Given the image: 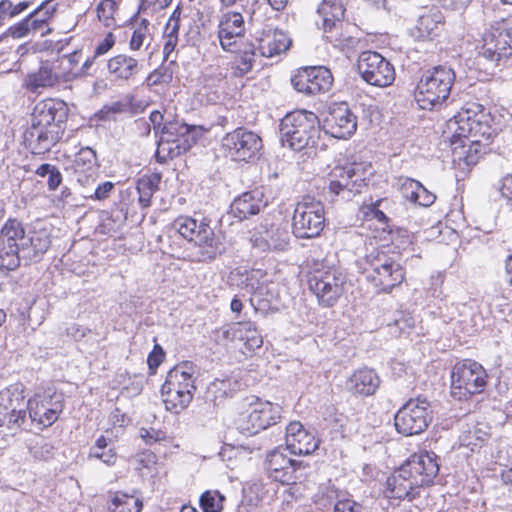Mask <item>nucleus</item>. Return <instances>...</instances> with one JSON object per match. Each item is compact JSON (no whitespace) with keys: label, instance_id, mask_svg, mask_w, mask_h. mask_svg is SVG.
<instances>
[{"label":"nucleus","instance_id":"nucleus-1","mask_svg":"<svg viewBox=\"0 0 512 512\" xmlns=\"http://www.w3.org/2000/svg\"><path fill=\"white\" fill-rule=\"evenodd\" d=\"M492 121V116L482 105L467 103L448 121V128L453 137L461 141L463 149L469 147V153L474 149L478 154L496 134Z\"/></svg>","mask_w":512,"mask_h":512},{"label":"nucleus","instance_id":"nucleus-2","mask_svg":"<svg viewBox=\"0 0 512 512\" xmlns=\"http://www.w3.org/2000/svg\"><path fill=\"white\" fill-rule=\"evenodd\" d=\"M172 228L193 243L190 254L192 261L210 262L225 250L206 218L198 220L190 216H179L173 221Z\"/></svg>","mask_w":512,"mask_h":512},{"label":"nucleus","instance_id":"nucleus-3","mask_svg":"<svg viewBox=\"0 0 512 512\" xmlns=\"http://www.w3.org/2000/svg\"><path fill=\"white\" fill-rule=\"evenodd\" d=\"M195 371L196 366L186 361L177 364L168 372L161 387L163 402L168 411L179 413L190 404L196 390Z\"/></svg>","mask_w":512,"mask_h":512},{"label":"nucleus","instance_id":"nucleus-4","mask_svg":"<svg viewBox=\"0 0 512 512\" xmlns=\"http://www.w3.org/2000/svg\"><path fill=\"white\" fill-rule=\"evenodd\" d=\"M319 137V119L313 112L296 110L288 113L280 123V139L283 146L300 151L314 146Z\"/></svg>","mask_w":512,"mask_h":512},{"label":"nucleus","instance_id":"nucleus-5","mask_svg":"<svg viewBox=\"0 0 512 512\" xmlns=\"http://www.w3.org/2000/svg\"><path fill=\"white\" fill-rule=\"evenodd\" d=\"M360 279L380 291H389L404 280L401 265L383 252L371 253L359 265Z\"/></svg>","mask_w":512,"mask_h":512},{"label":"nucleus","instance_id":"nucleus-6","mask_svg":"<svg viewBox=\"0 0 512 512\" xmlns=\"http://www.w3.org/2000/svg\"><path fill=\"white\" fill-rule=\"evenodd\" d=\"M455 73L445 66L427 71L417 84L416 101L422 109L431 110L442 104L449 96Z\"/></svg>","mask_w":512,"mask_h":512},{"label":"nucleus","instance_id":"nucleus-7","mask_svg":"<svg viewBox=\"0 0 512 512\" xmlns=\"http://www.w3.org/2000/svg\"><path fill=\"white\" fill-rule=\"evenodd\" d=\"M351 0H324L317 13L322 17V29L331 33L329 38L334 46L339 47L349 57L351 24L345 20L346 6Z\"/></svg>","mask_w":512,"mask_h":512},{"label":"nucleus","instance_id":"nucleus-8","mask_svg":"<svg viewBox=\"0 0 512 512\" xmlns=\"http://www.w3.org/2000/svg\"><path fill=\"white\" fill-rule=\"evenodd\" d=\"M487 373L483 366L473 360H464L454 365L451 372V395L464 400L484 391Z\"/></svg>","mask_w":512,"mask_h":512},{"label":"nucleus","instance_id":"nucleus-9","mask_svg":"<svg viewBox=\"0 0 512 512\" xmlns=\"http://www.w3.org/2000/svg\"><path fill=\"white\" fill-rule=\"evenodd\" d=\"M32 425L44 429L54 424L64 409V395L52 388L37 392L27 401Z\"/></svg>","mask_w":512,"mask_h":512},{"label":"nucleus","instance_id":"nucleus-10","mask_svg":"<svg viewBox=\"0 0 512 512\" xmlns=\"http://www.w3.org/2000/svg\"><path fill=\"white\" fill-rule=\"evenodd\" d=\"M479 54L485 59L498 63L512 55V20L501 19L492 23L482 35Z\"/></svg>","mask_w":512,"mask_h":512},{"label":"nucleus","instance_id":"nucleus-11","mask_svg":"<svg viewBox=\"0 0 512 512\" xmlns=\"http://www.w3.org/2000/svg\"><path fill=\"white\" fill-rule=\"evenodd\" d=\"M432 421L430 403L425 398L408 400L394 417L395 428L404 436L423 433Z\"/></svg>","mask_w":512,"mask_h":512},{"label":"nucleus","instance_id":"nucleus-12","mask_svg":"<svg viewBox=\"0 0 512 512\" xmlns=\"http://www.w3.org/2000/svg\"><path fill=\"white\" fill-rule=\"evenodd\" d=\"M247 401L246 413H242L237 420L238 427L242 431L256 434L280 421L282 412L280 405L258 397H252Z\"/></svg>","mask_w":512,"mask_h":512},{"label":"nucleus","instance_id":"nucleus-13","mask_svg":"<svg viewBox=\"0 0 512 512\" xmlns=\"http://www.w3.org/2000/svg\"><path fill=\"white\" fill-rule=\"evenodd\" d=\"M324 224V208L320 202L310 197H304L296 204L292 229L297 238L317 237L323 230Z\"/></svg>","mask_w":512,"mask_h":512},{"label":"nucleus","instance_id":"nucleus-14","mask_svg":"<svg viewBox=\"0 0 512 512\" xmlns=\"http://www.w3.org/2000/svg\"><path fill=\"white\" fill-rule=\"evenodd\" d=\"M357 71L364 82L376 87H388L395 80L394 66L376 51H364L357 59Z\"/></svg>","mask_w":512,"mask_h":512},{"label":"nucleus","instance_id":"nucleus-15","mask_svg":"<svg viewBox=\"0 0 512 512\" xmlns=\"http://www.w3.org/2000/svg\"><path fill=\"white\" fill-rule=\"evenodd\" d=\"M24 385L15 383L0 392V427L20 429L26 421Z\"/></svg>","mask_w":512,"mask_h":512},{"label":"nucleus","instance_id":"nucleus-16","mask_svg":"<svg viewBox=\"0 0 512 512\" xmlns=\"http://www.w3.org/2000/svg\"><path fill=\"white\" fill-rule=\"evenodd\" d=\"M286 450L282 446L274 448L266 454L264 461L269 477L282 484L295 483L299 479L298 471L307 467L302 461L290 458Z\"/></svg>","mask_w":512,"mask_h":512},{"label":"nucleus","instance_id":"nucleus-17","mask_svg":"<svg viewBox=\"0 0 512 512\" xmlns=\"http://www.w3.org/2000/svg\"><path fill=\"white\" fill-rule=\"evenodd\" d=\"M222 146L235 160L248 161L262 147V139L253 131L237 128L222 138Z\"/></svg>","mask_w":512,"mask_h":512},{"label":"nucleus","instance_id":"nucleus-18","mask_svg":"<svg viewBox=\"0 0 512 512\" xmlns=\"http://www.w3.org/2000/svg\"><path fill=\"white\" fill-rule=\"evenodd\" d=\"M291 83L295 90L306 95H316L329 91L333 84V76L323 66L305 67L292 77Z\"/></svg>","mask_w":512,"mask_h":512},{"label":"nucleus","instance_id":"nucleus-19","mask_svg":"<svg viewBox=\"0 0 512 512\" xmlns=\"http://www.w3.org/2000/svg\"><path fill=\"white\" fill-rule=\"evenodd\" d=\"M217 37L221 48L226 52L235 53L238 43L246 33V23L241 12L227 10L222 12L217 26Z\"/></svg>","mask_w":512,"mask_h":512},{"label":"nucleus","instance_id":"nucleus-20","mask_svg":"<svg viewBox=\"0 0 512 512\" xmlns=\"http://www.w3.org/2000/svg\"><path fill=\"white\" fill-rule=\"evenodd\" d=\"M403 471L411 475L414 485L428 486L439 473L438 456L428 451L415 453L403 464Z\"/></svg>","mask_w":512,"mask_h":512},{"label":"nucleus","instance_id":"nucleus-21","mask_svg":"<svg viewBox=\"0 0 512 512\" xmlns=\"http://www.w3.org/2000/svg\"><path fill=\"white\" fill-rule=\"evenodd\" d=\"M290 238V233L285 226L272 223L256 227L250 240L253 247L261 252H267L287 250Z\"/></svg>","mask_w":512,"mask_h":512},{"label":"nucleus","instance_id":"nucleus-22","mask_svg":"<svg viewBox=\"0 0 512 512\" xmlns=\"http://www.w3.org/2000/svg\"><path fill=\"white\" fill-rule=\"evenodd\" d=\"M309 288L324 306H332L342 293V280L334 272L316 271L310 275Z\"/></svg>","mask_w":512,"mask_h":512},{"label":"nucleus","instance_id":"nucleus-23","mask_svg":"<svg viewBox=\"0 0 512 512\" xmlns=\"http://www.w3.org/2000/svg\"><path fill=\"white\" fill-rule=\"evenodd\" d=\"M67 115L68 109L63 101L46 99L35 105L31 114V124L60 129Z\"/></svg>","mask_w":512,"mask_h":512},{"label":"nucleus","instance_id":"nucleus-24","mask_svg":"<svg viewBox=\"0 0 512 512\" xmlns=\"http://www.w3.org/2000/svg\"><path fill=\"white\" fill-rule=\"evenodd\" d=\"M286 449L294 455H310L318 448V440L307 431L298 421H293L286 427Z\"/></svg>","mask_w":512,"mask_h":512},{"label":"nucleus","instance_id":"nucleus-25","mask_svg":"<svg viewBox=\"0 0 512 512\" xmlns=\"http://www.w3.org/2000/svg\"><path fill=\"white\" fill-rule=\"evenodd\" d=\"M51 245V232L47 227L30 230L22 238L20 251L25 261H39Z\"/></svg>","mask_w":512,"mask_h":512},{"label":"nucleus","instance_id":"nucleus-26","mask_svg":"<svg viewBox=\"0 0 512 512\" xmlns=\"http://www.w3.org/2000/svg\"><path fill=\"white\" fill-rule=\"evenodd\" d=\"M25 142L31 148L33 154H44L58 142L60 138L59 128H50L31 124L26 130Z\"/></svg>","mask_w":512,"mask_h":512},{"label":"nucleus","instance_id":"nucleus-27","mask_svg":"<svg viewBox=\"0 0 512 512\" xmlns=\"http://www.w3.org/2000/svg\"><path fill=\"white\" fill-rule=\"evenodd\" d=\"M418 485H414L409 473H404L403 465L386 481V496L390 499L412 500L418 494Z\"/></svg>","mask_w":512,"mask_h":512},{"label":"nucleus","instance_id":"nucleus-28","mask_svg":"<svg viewBox=\"0 0 512 512\" xmlns=\"http://www.w3.org/2000/svg\"><path fill=\"white\" fill-rule=\"evenodd\" d=\"M352 163L335 166L328 174L327 194L334 200L335 197L349 200L352 191Z\"/></svg>","mask_w":512,"mask_h":512},{"label":"nucleus","instance_id":"nucleus-29","mask_svg":"<svg viewBox=\"0 0 512 512\" xmlns=\"http://www.w3.org/2000/svg\"><path fill=\"white\" fill-rule=\"evenodd\" d=\"M195 142V136H186L180 139H160L156 151L157 161L164 163L168 159L178 157L187 152Z\"/></svg>","mask_w":512,"mask_h":512},{"label":"nucleus","instance_id":"nucleus-30","mask_svg":"<svg viewBox=\"0 0 512 512\" xmlns=\"http://www.w3.org/2000/svg\"><path fill=\"white\" fill-rule=\"evenodd\" d=\"M259 193L256 191L245 192L236 198L230 206L232 214L239 220L247 219L252 215H256L264 207Z\"/></svg>","mask_w":512,"mask_h":512},{"label":"nucleus","instance_id":"nucleus-31","mask_svg":"<svg viewBox=\"0 0 512 512\" xmlns=\"http://www.w3.org/2000/svg\"><path fill=\"white\" fill-rule=\"evenodd\" d=\"M58 82V75L49 62L41 63L39 69L29 73L24 80L27 90L35 93L39 88L52 87Z\"/></svg>","mask_w":512,"mask_h":512},{"label":"nucleus","instance_id":"nucleus-32","mask_svg":"<svg viewBox=\"0 0 512 512\" xmlns=\"http://www.w3.org/2000/svg\"><path fill=\"white\" fill-rule=\"evenodd\" d=\"M108 71L118 79L128 80L139 70L138 61L126 54H119L107 62Z\"/></svg>","mask_w":512,"mask_h":512},{"label":"nucleus","instance_id":"nucleus-33","mask_svg":"<svg viewBox=\"0 0 512 512\" xmlns=\"http://www.w3.org/2000/svg\"><path fill=\"white\" fill-rule=\"evenodd\" d=\"M291 39L282 31H274L272 35L262 39L259 44V51L262 56L271 58L288 50Z\"/></svg>","mask_w":512,"mask_h":512},{"label":"nucleus","instance_id":"nucleus-34","mask_svg":"<svg viewBox=\"0 0 512 512\" xmlns=\"http://www.w3.org/2000/svg\"><path fill=\"white\" fill-rule=\"evenodd\" d=\"M380 385V378L371 368H362L354 373V394L373 395Z\"/></svg>","mask_w":512,"mask_h":512},{"label":"nucleus","instance_id":"nucleus-35","mask_svg":"<svg viewBox=\"0 0 512 512\" xmlns=\"http://www.w3.org/2000/svg\"><path fill=\"white\" fill-rule=\"evenodd\" d=\"M405 197L421 206L428 207L435 202L436 196L428 191L420 182L406 179L402 184Z\"/></svg>","mask_w":512,"mask_h":512},{"label":"nucleus","instance_id":"nucleus-36","mask_svg":"<svg viewBox=\"0 0 512 512\" xmlns=\"http://www.w3.org/2000/svg\"><path fill=\"white\" fill-rule=\"evenodd\" d=\"M443 16L440 10L436 7H433L422 15L419 16L417 22V30L419 32V36L423 38H429L433 35H436L442 25Z\"/></svg>","mask_w":512,"mask_h":512},{"label":"nucleus","instance_id":"nucleus-37","mask_svg":"<svg viewBox=\"0 0 512 512\" xmlns=\"http://www.w3.org/2000/svg\"><path fill=\"white\" fill-rule=\"evenodd\" d=\"M236 52H239V54L232 63V74L235 77H242L249 73L254 66L256 49L252 43H247L243 49L238 48Z\"/></svg>","mask_w":512,"mask_h":512},{"label":"nucleus","instance_id":"nucleus-38","mask_svg":"<svg viewBox=\"0 0 512 512\" xmlns=\"http://www.w3.org/2000/svg\"><path fill=\"white\" fill-rule=\"evenodd\" d=\"M235 334L236 339L243 341L249 350L259 348L263 343L261 334L251 321L237 322Z\"/></svg>","mask_w":512,"mask_h":512},{"label":"nucleus","instance_id":"nucleus-39","mask_svg":"<svg viewBox=\"0 0 512 512\" xmlns=\"http://www.w3.org/2000/svg\"><path fill=\"white\" fill-rule=\"evenodd\" d=\"M142 501L134 495L116 492L109 503L110 512H140Z\"/></svg>","mask_w":512,"mask_h":512},{"label":"nucleus","instance_id":"nucleus-40","mask_svg":"<svg viewBox=\"0 0 512 512\" xmlns=\"http://www.w3.org/2000/svg\"><path fill=\"white\" fill-rule=\"evenodd\" d=\"M22 259V252L20 251V244L15 245L3 243L0 248V266L8 270H14L20 265Z\"/></svg>","mask_w":512,"mask_h":512},{"label":"nucleus","instance_id":"nucleus-41","mask_svg":"<svg viewBox=\"0 0 512 512\" xmlns=\"http://www.w3.org/2000/svg\"><path fill=\"white\" fill-rule=\"evenodd\" d=\"M26 234L21 222L16 219L7 220L1 229L2 241L7 244L19 245Z\"/></svg>","mask_w":512,"mask_h":512},{"label":"nucleus","instance_id":"nucleus-42","mask_svg":"<svg viewBox=\"0 0 512 512\" xmlns=\"http://www.w3.org/2000/svg\"><path fill=\"white\" fill-rule=\"evenodd\" d=\"M150 44V22L147 19H141L136 25L129 42V48L132 51H138L142 46L148 47Z\"/></svg>","mask_w":512,"mask_h":512},{"label":"nucleus","instance_id":"nucleus-43","mask_svg":"<svg viewBox=\"0 0 512 512\" xmlns=\"http://www.w3.org/2000/svg\"><path fill=\"white\" fill-rule=\"evenodd\" d=\"M226 497L218 490H207L201 494L199 503L203 512H221Z\"/></svg>","mask_w":512,"mask_h":512},{"label":"nucleus","instance_id":"nucleus-44","mask_svg":"<svg viewBox=\"0 0 512 512\" xmlns=\"http://www.w3.org/2000/svg\"><path fill=\"white\" fill-rule=\"evenodd\" d=\"M118 5L114 0H101L96 6L98 20L106 27L116 26L115 13Z\"/></svg>","mask_w":512,"mask_h":512},{"label":"nucleus","instance_id":"nucleus-45","mask_svg":"<svg viewBox=\"0 0 512 512\" xmlns=\"http://www.w3.org/2000/svg\"><path fill=\"white\" fill-rule=\"evenodd\" d=\"M186 136H195L194 129L185 123L174 121L164 126L160 139H180Z\"/></svg>","mask_w":512,"mask_h":512},{"label":"nucleus","instance_id":"nucleus-46","mask_svg":"<svg viewBox=\"0 0 512 512\" xmlns=\"http://www.w3.org/2000/svg\"><path fill=\"white\" fill-rule=\"evenodd\" d=\"M332 119L335 120L339 131L333 132L332 135L337 138H348L351 135V131H342L344 127L350 122L348 104L343 103L332 112Z\"/></svg>","mask_w":512,"mask_h":512},{"label":"nucleus","instance_id":"nucleus-47","mask_svg":"<svg viewBox=\"0 0 512 512\" xmlns=\"http://www.w3.org/2000/svg\"><path fill=\"white\" fill-rule=\"evenodd\" d=\"M39 177H47V185L50 191H55L62 182V175L59 169L51 164L40 165L35 172Z\"/></svg>","mask_w":512,"mask_h":512},{"label":"nucleus","instance_id":"nucleus-48","mask_svg":"<svg viewBox=\"0 0 512 512\" xmlns=\"http://www.w3.org/2000/svg\"><path fill=\"white\" fill-rule=\"evenodd\" d=\"M28 449L30 454L37 460L47 461L53 457L54 447L43 438L31 441Z\"/></svg>","mask_w":512,"mask_h":512},{"label":"nucleus","instance_id":"nucleus-49","mask_svg":"<svg viewBox=\"0 0 512 512\" xmlns=\"http://www.w3.org/2000/svg\"><path fill=\"white\" fill-rule=\"evenodd\" d=\"M41 7H38L34 11H32L26 18L29 23V28L31 32H39L41 35H44L48 31V16L47 13L41 15Z\"/></svg>","mask_w":512,"mask_h":512},{"label":"nucleus","instance_id":"nucleus-50","mask_svg":"<svg viewBox=\"0 0 512 512\" xmlns=\"http://www.w3.org/2000/svg\"><path fill=\"white\" fill-rule=\"evenodd\" d=\"M125 221L126 215L122 211H113L102 219L101 227L106 233L117 232Z\"/></svg>","mask_w":512,"mask_h":512},{"label":"nucleus","instance_id":"nucleus-51","mask_svg":"<svg viewBox=\"0 0 512 512\" xmlns=\"http://www.w3.org/2000/svg\"><path fill=\"white\" fill-rule=\"evenodd\" d=\"M155 190L156 187L149 178H143L137 182L138 201L143 208L150 206L151 198Z\"/></svg>","mask_w":512,"mask_h":512},{"label":"nucleus","instance_id":"nucleus-52","mask_svg":"<svg viewBox=\"0 0 512 512\" xmlns=\"http://www.w3.org/2000/svg\"><path fill=\"white\" fill-rule=\"evenodd\" d=\"M30 5V1H22L14 4L11 0H1L0 13L4 16L13 18L26 11Z\"/></svg>","mask_w":512,"mask_h":512},{"label":"nucleus","instance_id":"nucleus-53","mask_svg":"<svg viewBox=\"0 0 512 512\" xmlns=\"http://www.w3.org/2000/svg\"><path fill=\"white\" fill-rule=\"evenodd\" d=\"M97 164L96 153L90 147L82 148L76 155L74 160V171L76 169H83V167H88L90 165Z\"/></svg>","mask_w":512,"mask_h":512},{"label":"nucleus","instance_id":"nucleus-54","mask_svg":"<svg viewBox=\"0 0 512 512\" xmlns=\"http://www.w3.org/2000/svg\"><path fill=\"white\" fill-rule=\"evenodd\" d=\"M486 436L487 433L482 429V427L475 425L465 430L461 439L463 444L466 446H476L478 442H483L486 439Z\"/></svg>","mask_w":512,"mask_h":512},{"label":"nucleus","instance_id":"nucleus-55","mask_svg":"<svg viewBox=\"0 0 512 512\" xmlns=\"http://www.w3.org/2000/svg\"><path fill=\"white\" fill-rule=\"evenodd\" d=\"M361 121L368 127L373 123L379 122L380 111L376 105L373 104H361Z\"/></svg>","mask_w":512,"mask_h":512},{"label":"nucleus","instance_id":"nucleus-56","mask_svg":"<svg viewBox=\"0 0 512 512\" xmlns=\"http://www.w3.org/2000/svg\"><path fill=\"white\" fill-rule=\"evenodd\" d=\"M114 189V183L110 181L103 182L98 184L95 188L93 187L92 192L85 195V198L94 199V200H104L108 198L110 192Z\"/></svg>","mask_w":512,"mask_h":512},{"label":"nucleus","instance_id":"nucleus-57","mask_svg":"<svg viewBox=\"0 0 512 512\" xmlns=\"http://www.w3.org/2000/svg\"><path fill=\"white\" fill-rule=\"evenodd\" d=\"M140 437L144 440L146 444L152 445L156 442L164 441L166 439V434L163 431L155 430L153 428H141Z\"/></svg>","mask_w":512,"mask_h":512},{"label":"nucleus","instance_id":"nucleus-58","mask_svg":"<svg viewBox=\"0 0 512 512\" xmlns=\"http://www.w3.org/2000/svg\"><path fill=\"white\" fill-rule=\"evenodd\" d=\"M74 173L77 182L84 188V196L89 194V192H92L98 177L85 176V174H83V169H76Z\"/></svg>","mask_w":512,"mask_h":512},{"label":"nucleus","instance_id":"nucleus-59","mask_svg":"<svg viewBox=\"0 0 512 512\" xmlns=\"http://www.w3.org/2000/svg\"><path fill=\"white\" fill-rule=\"evenodd\" d=\"M165 353L162 349V347L158 344H156L153 348V350L150 352L147 363L149 366V369L152 370L154 373L155 370L158 368V366L162 363L164 360Z\"/></svg>","mask_w":512,"mask_h":512},{"label":"nucleus","instance_id":"nucleus-60","mask_svg":"<svg viewBox=\"0 0 512 512\" xmlns=\"http://www.w3.org/2000/svg\"><path fill=\"white\" fill-rule=\"evenodd\" d=\"M503 198L512 205V174L504 176L497 185Z\"/></svg>","mask_w":512,"mask_h":512},{"label":"nucleus","instance_id":"nucleus-61","mask_svg":"<svg viewBox=\"0 0 512 512\" xmlns=\"http://www.w3.org/2000/svg\"><path fill=\"white\" fill-rule=\"evenodd\" d=\"M8 33L13 38L26 37L29 33H31L27 18H24L22 21L12 25L9 28Z\"/></svg>","mask_w":512,"mask_h":512},{"label":"nucleus","instance_id":"nucleus-62","mask_svg":"<svg viewBox=\"0 0 512 512\" xmlns=\"http://www.w3.org/2000/svg\"><path fill=\"white\" fill-rule=\"evenodd\" d=\"M89 331H90L89 329L82 327L76 323H73L69 327L66 328V334L75 340H81L82 338H84L86 336V334Z\"/></svg>","mask_w":512,"mask_h":512},{"label":"nucleus","instance_id":"nucleus-63","mask_svg":"<svg viewBox=\"0 0 512 512\" xmlns=\"http://www.w3.org/2000/svg\"><path fill=\"white\" fill-rule=\"evenodd\" d=\"M114 44H115V37L110 32L105 36L103 41L96 47L95 54L97 56H100V55L107 53L113 47Z\"/></svg>","mask_w":512,"mask_h":512},{"label":"nucleus","instance_id":"nucleus-64","mask_svg":"<svg viewBox=\"0 0 512 512\" xmlns=\"http://www.w3.org/2000/svg\"><path fill=\"white\" fill-rule=\"evenodd\" d=\"M170 79L171 74L167 73L166 69H156L153 72H151L150 75L148 76V80L151 81L154 85L167 82Z\"/></svg>","mask_w":512,"mask_h":512}]
</instances>
